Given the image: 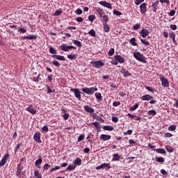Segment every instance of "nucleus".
<instances>
[{
	"label": "nucleus",
	"mask_w": 178,
	"mask_h": 178,
	"mask_svg": "<svg viewBox=\"0 0 178 178\" xmlns=\"http://www.w3.org/2000/svg\"><path fill=\"white\" fill-rule=\"evenodd\" d=\"M134 57L135 58V59H136V60L142 62V63H147L145 56L141 54V53H140L139 51L134 53Z\"/></svg>",
	"instance_id": "f257e3e1"
},
{
	"label": "nucleus",
	"mask_w": 178,
	"mask_h": 178,
	"mask_svg": "<svg viewBox=\"0 0 178 178\" xmlns=\"http://www.w3.org/2000/svg\"><path fill=\"white\" fill-rule=\"evenodd\" d=\"M83 92L88 94V95H92L95 92V91H98V88L95 87L92 88H83L81 89Z\"/></svg>",
	"instance_id": "f03ea898"
},
{
	"label": "nucleus",
	"mask_w": 178,
	"mask_h": 178,
	"mask_svg": "<svg viewBox=\"0 0 178 178\" xmlns=\"http://www.w3.org/2000/svg\"><path fill=\"white\" fill-rule=\"evenodd\" d=\"M61 51H63L64 52H69L70 49H76V47L74 46H67L66 44H63L60 46Z\"/></svg>",
	"instance_id": "7ed1b4c3"
},
{
	"label": "nucleus",
	"mask_w": 178,
	"mask_h": 178,
	"mask_svg": "<svg viewBox=\"0 0 178 178\" xmlns=\"http://www.w3.org/2000/svg\"><path fill=\"white\" fill-rule=\"evenodd\" d=\"M70 91L72 92H74L76 98H77L79 101L80 99H81V92L80 90H79V89L76 88H71Z\"/></svg>",
	"instance_id": "20e7f679"
},
{
	"label": "nucleus",
	"mask_w": 178,
	"mask_h": 178,
	"mask_svg": "<svg viewBox=\"0 0 178 178\" xmlns=\"http://www.w3.org/2000/svg\"><path fill=\"white\" fill-rule=\"evenodd\" d=\"M90 63H91V65H93V66H95V67H96L97 69H99V67H102V66L105 65V63H104L101 60L91 61Z\"/></svg>",
	"instance_id": "39448f33"
},
{
	"label": "nucleus",
	"mask_w": 178,
	"mask_h": 178,
	"mask_svg": "<svg viewBox=\"0 0 178 178\" xmlns=\"http://www.w3.org/2000/svg\"><path fill=\"white\" fill-rule=\"evenodd\" d=\"M9 158V154H6L0 161V167L4 166L8 162V159Z\"/></svg>",
	"instance_id": "423d86ee"
},
{
	"label": "nucleus",
	"mask_w": 178,
	"mask_h": 178,
	"mask_svg": "<svg viewBox=\"0 0 178 178\" xmlns=\"http://www.w3.org/2000/svg\"><path fill=\"white\" fill-rule=\"evenodd\" d=\"M33 140H35V141L39 144L41 143V134L36 132L33 136Z\"/></svg>",
	"instance_id": "0eeeda50"
},
{
	"label": "nucleus",
	"mask_w": 178,
	"mask_h": 178,
	"mask_svg": "<svg viewBox=\"0 0 178 178\" xmlns=\"http://www.w3.org/2000/svg\"><path fill=\"white\" fill-rule=\"evenodd\" d=\"M140 10L142 15H144V13H147V3H143L140 6Z\"/></svg>",
	"instance_id": "6e6552de"
},
{
	"label": "nucleus",
	"mask_w": 178,
	"mask_h": 178,
	"mask_svg": "<svg viewBox=\"0 0 178 178\" xmlns=\"http://www.w3.org/2000/svg\"><path fill=\"white\" fill-rule=\"evenodd\" d=\"M161 81L164 88H168V87H169V81H168L167 79L161 78Z\"/></svg>",
	"instance_id": "1a4fd4ad"
},
{
	"label": "nucleus",
	"mask_w": 178,
	"mask_h": 178,
	"mask_svg": "<svg viewBox=\"0 0 178 178\" xmlns=\"http://www.w3.org/2000/svg\"><path fill=\"white\" fill-rule=\"evenodd\" d=\"M120 72L124 75V77H129L131 76V74L124 68H121Z\"/></svg>",
	"instance_id": "9d476101"
},
{
	"label": "nucleus",
	"mask_w": 178,
	"mask_h": 178,
	"mask_svg": "<svg viewBox=\"0 0 178 178\" xmlns=\"http://www.w3.org/2000/svg\"><path fill=\"white\" fill-rule=\"evenodd\" d=\"M99 5L104 6V8H108V9H112V4L107 1H100L99 2Z\"/></svg>",
	"instance_id": "9b49d317"
},
{
	"label": "nucleus",
	"mask_w": 178,
	"mask_h": 178,
	"mask_svg": "<svg viewBox=\"0 0 178 178\" xmlns=\"http://www.w3.org/2000/svg\"><path fill=\"white\" fill-rule=\"evenodd\" d=\"M148 34H149V31H148V29H143L140 31V35H142L143 38L148 37Z\"/></svg>",
	"instance_id": "f8f14e48"
},
{
	"label": "nucleus",
	"mask_w": 178,
	"mask_h": 178,
	"mask_svg": "<svg viewBox=\"0 0 178 178\" xmlns=\"http://www.w3.org/2000/svg\"><path fill=\"white\" fill-rule=\"evenodd\" d=\"M41 163H42V158L40 156L39 159L35 161V165L38 169H41Z\"/></svg>",
	"instance_id": "ddd939ff"
},
{
	"label": "nucleus",
	"mask_w": 178,
	"mask_h": 178,
	"mask_svg": "<svg viewBox=\"0 0 178 178\" xmlns=\"http://www.w3.org/2000/svg\"><path fill=\"white\" fill-rule=\"evenodd\" d=\"M111 135L102 134L100 136V140H102V141H108L111 140Z\"/></svg>",
	"instance_id": "4468645a"
},
{
	"label": "nucleus",
	"mask_w": 178,
	"mask_h": 178,
	"mask_svg": "<svg viewBox=\"0 0 178 178\" xmlns=\"http://www.w3.org/2000/svg\"><path fill=\"white\" fill-rule=\"evenodd\" d=\"M22 170H23V165H22V164H19L17 165V170L16 172V175L17 177H20V175H22Z\"/></svg>",
	"instance_id": "2eb2a0df"
},
{
	"label": "nucleus",
	"mask_w": 178,
	"mask_h": 178,
	"mask_svg": "<svg viewBox=\"0 0 178 178\" xmlns=\"http://www.w3.org/2000/svg\"><path fill=\"white\" fill-rule=\"evenodd\" d=\"M93 119H95L96 120H98L99 122H101V123H105V120L102 119L99 115L94 113L92 115Z\"/></svg>",
	"instance_id": "dca6fc26"
},
{
	"label": "nucleus",
	"mask_w": 178,
	"mask_h": 178,
	"mask_svg": "<svg viewBox=\"0 0 178 178\" xmlns=\"http://www.w3.org/2000/svg\"><path fill=\"white\" fill-rule=\"evenodd\" d=\"M115 59L120 63H124L125 62L124 58L122 57V56L117 55L115 56Z\"/></svg>",
	"instance_id": "f3484780"
},
{
	"label": "nucleus",
	"mask_w": 178,
	"mask_h": 178,
	"mask_svg": "<svg viewBox=\"0 0 178 178\" xmlns=\"http://www.w3.org/2000/svg\"><path fill=\"white\" fill-rule=\"evenodd\" d=\"M23 40H37V35H29V36H23Z\"/></svg>",
	"instance_id": "a211bd4d"
},
{
	"label": "nucleus",
	"mask_w": 178,
	"mask_h": 178,
	"mask_svg": "<svg viewBox=\"0 0 178 178\" xmlns=\"http://www.w3.org/2000/svg\"><path fill=\"white\" fill-rule=\"evenodd\" d=\"M26 111L29 112V113H31V115H35V113H37V111L33 108L31 106L26 108Z\"/></svg>",
	"instance_id": "6ab92c4d"
},
{
	"label": "nucleus",
	"mask_w": 178,
	"mask_h": 178,
	"mask_svg": "<svg viewBox=\"0 0 178 178\" xmlns=\"http://www.w3.org/2000/svg\"><path fill=\"white\" fill-rule=\"evenodd\" d=\"M158 5H159V1H156L155 2L152 3V6L154 12H156V10L158 9Z\"/></svg>",
	"instance_id": "aec40b11"
},
{
	"label": "nucleus",
	"mask_w": 178,
	"mask_h": 178,
	"mask_svg": "<svg viewBox=\"0 0 178 178\" xmlns=\"http://www.w3.org/2000/svg\"><path fill=\"white\" fill-rule=\"evenodd\" d=\"M143 101H149L150 99H152L154 97L149 95H145L143 96Z\"/></svg>",
	"instance_id": "412c9836"
},
{
	"label": "nucleus",
	"mask_w": 178,
	"mask_h": 178,
	"mask_svg": "<svg viewBox=\"0 0 178 178\" xmlns=\"http://www.w3.org/2000/svg\"><path fill=\"white\" fill-rule=\"evenodd\" d=\"M84 109L86 112H88V113H93V112H94V108H92L88 106H85Z\"/></svg>",
	"instance_id": "4be33fe9"
},
{
	"label": "nucleus",
	"mask_w": 178,
	"mask_h": 178,
	"mask_svg": "<svg viewBox=\"0 0 178 178\" xmlns=\"http://www.w3.org/2000/svg\"><path fill=\"white\" fill-rule=\"evenodd\" d=\"M73 44H74L75 45H77V47L79 48H81V47H83V44H81V42L77 40H72Z\"/></svg>",
	"instance_id": "5701e85b"
},
{
	"label": "nucleus",
	"mask_w": 178,
	"mask_h": 178,
	"mask_svg": "<svg viewBox=\"0 0 178 178\" xmlns=\"http://www.w3.org/2000/svg\"><path fill=\"white\" fill-rule=\"evenodd\" d=\"M53 58H55L58 60H66V58H65V56H63L54 55Z\"/></svg>",
	"instance_id": "b1692460"
},
{
	"label": "nucleus",
	"mask_w": 178,
	"mask_h": 178,
	"mask_svg": "<svg viewBox=\"0 0 178 178\" xmlns=\"http://www.w3.org/2000/svg\"><path fill=\"white\" fill-rule=\"evenodd\" d=\"M77 54H71L67 55L68 59H72V60H74V59H77Z\"/></svg>",
	"instance_id": "393cba45"
},
{
	"label": "nucleus",
	"mask_w": 178,
	"mask_h": 178,
	"mask_svg": "<svg viewBox=\"0 0 178 178\" xmlns=\"http://www.w3.org/2000/svg\"><path fill=\"white\" fill-rule=\"evenodd\" d=\"M155 161L159 163H163V162H165V159L163 157H156Z\"/></svg>",
	"instance_id": "a878e982"
},
{
	"label": "nucleus",
	"mask_w": 178,
	"mask_h": 178,
	"mask_svg": "<svg viewBox=\"0 0 178 178\" xmlns=\"http://www.w3.org/2000/svg\"><path fill=\"white\" fill-rule=\"evenodd\" d=\"M43 171L45 172L48 170V169H51V165L48 163H45L42 167Z\"/></svg>",
	"instance_id": "bb28decb"
},
{
	"label": "nucleus",
	"mask_w": 178,
	"mask_h": 178,
	"mask_svg": "<svg viewBox=\"0 0 178 178\" xmlns=\"http://www.w3.org/2000/svg\"><path fill=\"white\" fill-rule=\"evenodd\" d=\"M104 29L106 33H109L111 30V28L109 27V25H108V24H104Z\"/></svg>",
	"instance_id": "cd10ccee"
},
{
	"label": "nucleus",
	"mask_w": 178,
	"mask_h": 178,
	"mask_svg": "<svg viewBox=\"0 0 178 178\" xmlns=\"http://www.w3.org/2000/svg\"><path fill=\"white\" fill-rule=\"evenodd\" d=\"M156 152H157L158 154H166V150L163 148H159L156 149Z\"/></svg>",
	"instance_id": "c85d7f7f"
},
{
	"label": "nucleus",
	"mask_w": 178,
	"mask_h": 178,
	"mask_svg": "<svg viewBox=\"0 0 178 178\" xmlns=\"http://www.w3.org/2000/svg\"><path fill=\"white\" fill-rule=\"evenodd\" d=\"M76 169V165L74 164H70L68 165L67 170H74Z\"/></svg>",
	"instance_id": "c756f323"
},
{
	"label": "nucleus",
	"mask_w": 178,
	"mask_h": 178,
	"mask_svg": "<svg viewBox=\"0 0 178 178\" xmlns=\"http://www.w3.org/2000/svg\"><path fill=\"white\" fill-rule=\"evenodd\" d=\"M113 161H120V155L118 154H115L113 155Z\"/></svg>",
	"instance_id": "7c9ffc66"
},
{
	"label": "nucleus",
	"mask_w": 178,
	"mask_h": 178,
	"mask_svg": "<svg viewBox=\"0 0 178 178\" xmlns=\"http://www.w3.org/2000/svg\"><path fill=\"white\" fill-rule=\"evenodd\" d=\"M130 44H131V45H133L134 47H136L137 45V42H136V38H132L130 40H129Z\"/></svg>",
	"instance_id": "2f4dec72"
},
{
	"label": "nucleus",
	"mask_w": 178,
	"mask_h": 178,
	"mask_svg": "<svg viewBox=\"0 0 178 178\" xmlns=\"http://www.w3.org/2000/svg\"><path fill=\"white\" fill-rule=\"evenodd\" d=\"M103 129L107 131H112V130H113V127L111 126H104L103 127Z\"/></svg>",
	"instance_id": "473e14b6"
},
{
	"label": "nucleus",
	"mask_w": 178,
	"mask_h": 178,
	"mask_svg": "<svg viewBox=\"0 0 178 178\" xmlns=\"http://www.w3.org/2000/svg\"><path fill=\"white\" fill-rule=\"evenodd\" d=\"M95 95L97 99H99L100 101L102 100V95H101V92H96L95 94Z\"/></svg>",
	"instance_id": "72a5a7b5"
},
{
	"label": "nucleus",
	"mask_w": 178,
	"mask_h": 178,
	"mask_svg": "<svg viewBox=\"0 0 178 178\" xmlns=\"http://www.w3.org/2000/svg\"><path fill=\"white\" fill-rule=\"evenodd\" d=\"M147 115H151L152 116H155V115H156V111L155 110H150L147 112Z\"/></svg>",
	"instance_id": "f704fd0d"
},
{
	"label": "nucleus",
	"mask_w": 178,
	"mask_h": 178,
	"mask_svg": "<svg viewBox=\"0 0 178 178\" xmlns=\"http://www.w3.org/2000/svg\"><path fill=\"white\" fill-rule=\"evenodd\" d=\"M74 164L77 165V166H80L81 165V159L78 158L74 161Z\"/></svg>",
	"instance_id": "c9c22d12"
},
{
	"label": "nucleus",
	"mask_w": 178,
	"mask_h": 178,
	"mask_svg": "<svg viewBox=\"0 0 178 178\" xmlns=\"http://www.w3.org/2000/svg\"><path fill=\"white\" fill-rule=\"evenodd\" d=\"M40 76H41V74H38V76L37 77H33L32 79L33 81H35V83H38V81H40V80H41Z\"/></svg>",
	"instance_id": "e433bc0d"
},
{
	"label": "nucleus",
	"mask_w": 178,
	"mask_h": 178,
	"mask_svg": "<svg viewBox=\"0 0 178 178\" xmlns=\"http://www.w3.org/2000/svg\"><path fill=\"white\" fill-rule=\"evenodd\" d=\"M140 42L144 45H149V42L148 40H147V39H140Z\"/></svg>",
	"instance_id": "4c0bfd02"
},
{
	"label": "nucleus",
	"mask_w": 178,
	"mask_h": 178,
	"mask_svg": "<svg viewBox=\"0 0 178 178\" xmlns=\"http://www.w3.org/2000/svg\"><path fill=\"white\" fill-rule=\"evenodd\" d=\"M177 127L176 125H170V127H168V130L169 131H175V130H176Z\"/></svg>",
	"instance_id": "58836bf2"
},
{
	"label": "nucleus",
	"mask_w": 178,
	"mask_h": 178,
	"mask_svg": "<svg viewBox=\"0 0 178 178\" xmlns=\"http://www.w3.org/2000/svg\"><path fill=\"white\" fill-rule=\"evenodd\" d=\"M113 54H115V49L113 48L110 49L108 53V56H112Z\"/></svg>",
	"instance_id": "ea45409f"
},
{
	"label": "nucleus",
	"mask_w": 178,
	"mask_h": 178,
	"mask_svg": "<svg viewBox=\"0 0 178 178\" xmlns=\"http://www.w3.org/2000/svg\"><path fill=\"white\" fill-rule=\"evenodd\" d=\"M88 34L90 35H91L92 37H95L96 33H95V31L94 29H91L89 32Z\"/></svg>",
	"instance_id": "a19ab883"
},
{
	"label": "nucleus",
	"mask_w": 178,
	"mask_h": 178,
	"mask_svg": "<svg viewBox=\"0 0 178 178\" xmlns=\"http://www.w3.org/2000/svg\"><path fill=\"white\" fill-rule=\"evenodd\" d=\"M49 52H50V54H53L55 55V54H56V49H55V48H54V47H50Z\"/></svg>",
	"instance_id": "79ce46f5"
},
{
	"label": "nucleus",
	"mask_w": 178,
	"mask_h": 178,
	"mask_svg": "<svg viewBox=\"0 0 178 178\" xmlns=\"http://www.w3.org/2000/svg\"><path fill=\"white\" fill-rule=\"evenodd\" d=\"M133 134V130L129 129L127 132H124V136H130Z\"/></svg>",
	"instance_id": "37998d69"
},
{
	"label": "nucleus",
	"mask_w": 178,
	"mask_h": 178,
	"mask_svg": "<svg viewBox=\"0 0 178 178\" xmlns=\"http://www.w3.org/2000/svg\"><path fill=\"white\" fill-rule=\"evenodd\" d=\"M92 124H93V126L95 127L96 129H101V127L99 126V122H92Z\"/></svg>",
	"instance_id": "c03bdc74"
},
{
	"label": "nucleus",
	"mask_w": 178,
	"mask_h": 178,
	"mask_svg": "<svg viewBox=\"0 0 178 178\" xmlns=\"http://www.w3.org/2000/svg\"><path fill=\"white\" fill-rule=\"evenodd\" d=\"M52 63L54 66H56V67H59V66H60V63H59L58 60H53Z\"/></svg>",
	"instance_id": "a18cd8bd"
},
{
	"label": "nucleus",
	"mask_w": 178,
	"mask_h": 178,
	"mask_svg": "<svg viewBox=\"0 0 178 178\" xmlns=\"http://www.w3.org/2000/svg\"><path fill=\"white\" fill-rule=\"evenodd\" d=\"M18 31H20L21 33L24 34V33H27V29H26L24 28L19 27Z\"/></svg>",
	"instance_id": "49530a36"
},
{
	"label": "nucleus",
	"mask_w": 178,
	"mask_h": 178,
	"mask_svg": "<svg viewBox=\"0 0 178 178\" xmlns=\"http://www.w3.org/2000/svg\"><path fill=\"white\" fill-rule=\"evenodd\" d=\"M113 13L116 16H122V13H120L118 10H114Z\"/></svg>",
	"instance_id": "de8ad7c7"
},
{
	"label": "nucleus",
	"mask_w": 178,
	"mask_h": 178,
	"mask_svg": "<svg viewBox=\"0 0 178 178\" xmlns=\"http://www.w3.org/2000/svg\"><path fill=\"white\" fill-rule=\"evenodd\" d=\"M41 131H42V133H47V132H48V127L44 126V127L42 128Z\"/></svg>",
	"instance_id": "09e8293b"
},
{
	"label": "nucleus",
	"mask_w": 178,
	"mask_h": 178,
	"mask_svg": "<svg viewBox=\"0 0 178 178\" xmlns=\"http://www.w3.org/2000/svg\"><path fill=\"white\" fill-rule=\"evenodd\" d=\"M140 27H141V24H136L134 26L133 29H134V30H138V29H140Z\"/></svg>",
	"instance_id": "8fccbe9b"
},
{
	"label": "nucleus",
	"mask_w": 178,
	"mask_h": 178,
	"mask_svg": "<svg viewBox=\"0 0 178 178\" xmlns=\"http://www.w3.org/2000/svg\"><path fill=\"white\" fill-rule=\"evenodd\" d=\"M102 169H105V168H108V169H109V168H111V165H109V164H108V163H103V164H102Z\"/></svg>",
	"instance_id": "3c124183"
},
{
	"label": "nucleus",
	"mask_w": 178,
	"mask_h": 178,
	"mask_svg": "<svg viewBox=\"0 0 178 178\" xmlns=\"http://www.w3.org/2000/svg\"><path fill=\"white\" fill-rule=\"evenodd\" d=\"M137 108H138V104H135L134 106L130 108V111H136V109H137Z\"/></svg>",
	"instance_id": "603ef678"
},
{
	"label": "nucleus",
	"mask_w": 178,
	"mask_h": 178,
	"mask_svg": "<svg viewBox=\"0 0 178 178\" xmlns=\"http://www.w3.org/2000/svg\"><path fill=\"white\" fill-rule=\"evenodd\" d=\"M161 3H167V5H169L170 3V1L169 0H159Z\"/></svg>",
	"instance_id": "864d4df0"
},
{
	"label": "nucleus",
	"mask_w": 178,
	"mask_h": 178,
	"mask_svg": "<svg viewBox=\"0 0 178 178\" xmlns=\"http://www.w3.org/2000/svg\"><path fill=\"white\" fill-rule=\"evenodd\" d=\"M146 90H147V91H149L150 92H154L155 90L154 89H152V88H151L150 86H145Z\"/></svg>",
	"instance_id": "5fc2aeb1"
},
{
	"label": "nucleus",
	"mask_w": 178,
	"mask_h": 178,
	"mask_svg": "<svg viewBox=\"0 0 178 178\" xmlns=\"http://www.w3.org/2000/svg\"><path fill=\"white\" fill-rule=\"evenodd\" d=\"M88 20L90 22H92L93 20H95V15H90L88 17Z\"/></svg>",
	"instance_id": "6e6d98bb"
},
{
	"label": "nucleus",
	"mask_w": 178,
	"mask_h": 178,
	"mask_svg": "<svg viewBox=\"0 0 178 178\" xmlns=\"http://www.w3.org/2000/svg\"><path fill=\"white\" fill-rule=\"evenodd\" d=\"M84 140V135H80L78 138V143H80V141H83Z\"/></svg>",
	"instance_id": "4d7b16f0"
},
{
	"label": "nucleus",
	"mask_w": 178,
	"mask_h": 178,
	"mask_svg": "<svg viewBox=\"0 0 178 178\" xmlns=\"http://www.w3.org/2000/svg\"><path fill=\"white\" fill-rule=\"evenodd\" d=\"M145 0H135V5H140V3H143Z\"/></svg>",
	"instance_id": "13d9d810"
},
{
	"label": "nucleus",
	"mask_w": 178,
	"mask_h": 178,
	"mask_svg": "<svg viewBox=\"0 0 178 178\" xmlns=\"http://www.w3.org/2000/svg\"><path fill=\"white\" fill-rule=\"evenodd\" d=\"M173 135L169 132H167L164 134V137L170 138V137H172Z\"/></svg>",
	"instance_id": "bf43d9fd"
},
{
	"label": "nucleus",
	"mask_w": 178,
	"mask_h": 178,
	"mask_svg": "<svg viewBox=\"0 0 178 178\" xmlns=\"http://www.w3.org/2000/svg\"><path fill=\"white\" fill-rule=\"evenodd\" d=\"M112 121L114 122V123H118L119 118L118 117H112Z\"/></svg>",
	"instance_id": "052dcab7"
},
{
	"label": "nucleus",
	"mask_w": 178,
	"mask_h": 178,
	"mask_svg": "<svg viewBox=\"0 0 178 178\" xmlns=\"http://www.w3.org/2000/svg\"><path fill=\"white\" fill-rule=\"evenodd\" d=\"M169 35H170V38H172V39L176 38V34L174 32H170L169 33Z\"/></svg>",
	"instance_id": "680f3d73"
},
{
	"label": "nucleus",
	"mask_w": 178,
	"mask_h": 178,
	"mask_svg": "<svg viewBox=\"0 0 178 178\" xmlns=\"http://www.w3.org/2000/svg\"><path fill=\"white\" fill-rule=\"evenodd\" d=\"M81 13H83V10H82V9L78 8V9L76 10V15H81Z\"/></svg>",
	"instance_id": "e2e57ef3"
},
{
	"label": "nucleus",
	"mask_w": 178,
	"mask_h": 178,
	"mask_svg": "<svg viewBox=\"0 0 178 178\" xmlns=\"http://www.w3.org/2000/svg\"><path fill=\"white\" fill-rule=\"evenodd\" d=\"M166 149H167V151H168V152H173V149H172V147H170V146H168V147H166Z\"/></svg>",
	"instance_id": "0e129e2a"
},
{
	"label": "nucleus",
	"mask_w": 178,
	"mask_h": 178,
	"mask_svg": "<svg viewBox=\"0 0 178 178\" xmlns=\"http://www.w3.org/2000/svg\"><path fill=\"white\" fill-rule=\"evenodd\" d=\"M170 27L171 30H177V26H176V25L171 24L170 26Z\"/></svg>",
	"instance_id": "69168bd1"
},
{
	"label": "nucleus",
	"mask_w": 178,
	"mask_h": 178,
	"mask_svg": "<svg viewBox=\"0 0 178 178\" xmlns=\"http://www.w3.org/2000/svg\"><path fill=\"white\" fill-rule=\"evenodd\" d=\"M120 105V102H114L113 103V106H119Z\"/></svg>",
	"instance_id": "338daca9"
},
{
	"label": "nucleus",
	"mask_w": 178,
	"mask_h": 178,
	"mask_svg": "<svg viewBox=\"0 0 178 178\" xmlns=\"http://www.w3.org/2000/svg\"><path fill=\"white\" fill-rule=\"evenodd\" d=\"M102 17H103V20H104V22H105V23H106L108 22V15H104Z\"/></svg>",
	"instance_id": "774afa93"
}]
</instances>
